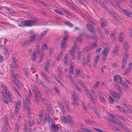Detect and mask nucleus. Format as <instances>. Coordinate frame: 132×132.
<instances>
[{"label": "nucleus", "instance_id": "nucleus-58", "mask_svg": "<svg viewBox=\"0 0 132 132\" xmlns=\"http://www.w3.org/2000/svg\"><path fill=\"white\" fill-rule=\"evenodd\" d=\"M70 52L71 54L72 55V57L73 59H75V55H74L75 52L73 50H70Z\"/></svg>", "mask_w": 132, "mask_h": 132}, {"label": "nucleus", "instance_id": "nucleus-10", "mask_svg": "<svg viewBox=\"0 0 132 132\" xmlns=\"http://www.w3.org/2000/svg\"><path fill=\"white\" fill-rule=\"evenodd\" d=\"M109 93L111 95L114 97V101H117L119 100L120 97L116 93L111 90L109 91Z\"/></svg>", "mask_w": 132, "mask_h": 132}, {"label": "nucleus", "instance_id": "nucleus-3", "mask_svg": "<svg viewBox=\"0 0 132 132\" xmlns=\"http://www.w3.org/2000/svg\"><path fill=\"white\" fill-rule=\"evenodd\" d=\"M32 92L35 95V98L36 101H38L40 99L42 100V98L40 97V92L38 88L36 86H34L32 89Z\"/></svg>", "mask_w": 132, "mask_h": 132}, {"label": "nucleus", "instance_id": "nucleus-38", "mask_svg": "<svg viewBox=\"0 0 132 132\" xmlns=\"http://www.w3.org/2000/svg\"><path fill=\"white\" fill-rule=\"evenodd\" d=\"M44 89L45 92L47 94H49L50 89L47 87H44L43 88Z\"/></svg>", "mask_w": 132, "mask_h": 132}, {"label": "nucleus", "instance_id": "nucleus-14", "mask_svg": "<svg viewBox=\"0 0 132 132\" xmlns=\"http://www.w3.org/2000/svg\"><path fill=\"white\" fill-rule=\"evenodd\" d=\"M97 92L99 97L100 101L104 103H105L106 102L105 100L102 95L100 92L98 91Z\"/></svg>", "mask_w": 132, "mask_h": 132}, {"label": "nucleus", "instance_id": "nucleus-6", "mask_svg": "<svg viewBox=\"0 0 132 132\" xmlns=\"http://www.w3.org/2000/svg\"><path fill=\"white\" fill-rule=\"evenodd\" d=\"M16 106L15 110V113L16 114H18L20 108L21 102L20 101H18L15 103Z\"/></svg>", "mask_w": 132, "mask_h": 132}, {"label": "nucleus", "instance_id": "nucleus-42", "mask_svg": "<svg viewBox=\"0 0 132 132\" xmlns=\"http://www.w3.org/2000/svg\"><path fill=\"white\" fill-rule=\"evenodd\" d=\"M3 100L4 103L6 104H8L9 103V101L7 98L4 95L3 96Z\"/></svg>", "mask_w": 132, "mask_h": 132}, {"label": "nucleus", "instance_id": "nucleus-56", "mask_svg": "<svg viewBox=\"0 0 132 132\" xmlns=\"http://www.w3.org/2000/svg\"><path fill=\"white\" fill-rule=\"evenodd\" d=\"M4 118H5V123L6 124V125L7 126L8 125H9L8 123V117L6 116H4Z\"/></svg>", "mask_w": 132, "mask_h": 132}, {"label": "nucleus", "instance_id": "nucleus-57", "mask_svg": "<svg viewBox=\"0 0 132 132\" xmlns=\"http://www.w3.org/2000/svg\"><path fill=\"white\" fill-rule=\"evenodd\" d=\"M131 69L130 68H128V67L126 70L124 72V75H127L130 72Z\"/></svg>", "mask_w": 132, "mask_h": 132}, {"label": "nucleus", "instance_id": "nucleus-47", "mask_svg": "<svg viewBox=\"0 0 132 132\" xmlns=\"http://www.w3.org/2000/svg\"><path fill=\"white\" fill-rule=\"evenodd\" d=\"M64 34L65 36L63 39L64 40L66 39L67 40L69 38V36L68 32H64Z\"/></svg>", "mask_w": 132, "mask_h": 132}, {"label": "nucleus", "instance_id": "nucleus-27", "mask_svg": "<svg viewBox=\"0 0 132 132\" xmlns=\"http://www.w3.org/2000/svg\"><path fill=\"white\" fill-rule=\"evenodd\" d=\"M113 0L114 2V3L116 4V5L117 6H118L119 8H120V9L122 10V12H124V10L123 9V8H122L123 7L121 6L120 5V4H119V2L117 0Z\"/></svg>", "mask_w": 132, "mask_h": 132}, {"label": "nucleus", "instance_id": "nucleus-20", "mask_svg": "<svg viewBox=\"0 0 132 132\" xmlns=\"http://www.w3.org/2000/svg\"><path fill=\"white\" fill-rule=\"evenodd\" d=\"M40 121H38V124H40L41 123V124L44 125L46 121L47 120V119L46 118V116H45V118H43V117H41L40 118Z\"/></svg>", "mask_w": 132, "mask_h": 132}, {"label": "nucleus", "instance_id": "nucleus-43", "mask_svg": "<svg viewBox=\"0 0 132 132\" xmlns=\"http://www.w3.org/2000/svg\"><path fill=\"white\" fill-rule=\"evenodd\" d=\"M44 78L45 80L47 81L48 83L49 84H51V81L50 80V79L48 76L46 75L43 77Z\"/></svg>", "mask_w": 132, "mask_h": 132}, {"label": "nucleus", "instance_id": "nucleus-9", "mask_svg": "<svg viewBox=\"0 0 132 132\" xmlns=\"http://www.w3.org/2000/svg\"><path fill=\"white\" fill-rule=\"evenodd\" d=\"M69 118H68L67 117L65 116H63L62 117V120L65 122L66 123H70V124H73V122L72 119L69 117Z\"/></svg>", "mask_w": 132, "mask_h": 132}, {"label": "nucleus", "instance_id": "nucleus-36", "mask_svg": "<svg viewBox=\"0 0 132 132\" xmlns=\"http://www.w3.org/2000/svg\"><path fill=\"white\" fill-rule=\"evenodd\" d=\"M124 14L130 17H132V12L131 13L130 11L127 10H124Z\"/></svg>", "mask_w": 132, "mask_h": 132}, {"label": "nucleus", "instance_id": "nucleus-13", "mask_svg": "<svg viewBox=\"0 0 132 132\" xmlns=\"http://www.w3.org/2000/svg\"><path fill=\"white\" fill-rule=\"evenodd\" d=\"M49 30L47 29L43 31L41 34H40L38 37L36 39V41L40 40L41 39L44 37L45 35L47 33L48 31Z\"/></svg>", "mask_w": 132, "mask_h": 132}, {"label": "nucleus", "instance_id": "nucleus-61", "mask_svg": "<svg viewBox=\"0 0 132 132\" xmlns=\"http://www.w3.org/2000/svg\"><path fill=\"white\" fill-rule=\"evenodd\" d=\"M13 67L14 66L12 65V64H11L10 65V70L11 71V73L12 74V75H13Z\"/></svg>", "mask_w": 132, "mask_h": 132}, {"label": "nucleus", "instance_id": "nucleus-5", "mask_svg": "<svg viewBox=\"0 0 132 132\" xmlns=\"http://www.w3.org/2000/svg\"><path fill=\"white\" fill-rule=\"evenodd\" d=\"M90 59V55L89 54H88L87 56L86 61H83V60H82V63L84 67H85V64L88 65L90 67H91V65L89 63Z\"/></svg>", "mask_w": 132, "mask_h": 132}, {"label": "nucleus", "instance_id": "nucleus-63", "mask_svg": "<svg viewBox=\"0 0 132 132\" xmlns=\"http://www.w3.org/2000/svg\"><path fill=\"white\" fill-rule=\"evenodd\" d=\"M82 106H83V110L86 111L87 110V108L86 107L85 102H82Z\"/></svg>", "mask_w": 132, "mask_h": 132}, {"label": "nucleus", "instance_id": "nucleus-49", "mask_svg": "<svg viewBox=\"0 0 132 132\" xmlns=\"http://www.w3.org/2000/svg\"><path fill=\"white\" fill-rule=\"evenodd\" d=\"M64 23L66 25L70 27H72L73 26V25L71 23L67 21H65L64 22Z\"/></svg>", "mask_w": 132, "mask_h": 132}, {"label": "nucleus", "instance_id": "nucleus-18", "mask_svg": "<svg viewBox=\"0 0 132 132\" xmlns=\"http://www.w3.org/2000/svg\"><path fill=\"white\" fill-rule=\"evenodd\" d=\"M115 86L120 94L123 95V91L121 87L118 85H116Z\"/></svg>", "mask_w": 132, "mask_h": 132}, {"label": "nucleus", "instance_id": "nucleus-25", "mask_svg": "<svg viewBox=\"0 0 132 132\" xmlns=\"http://www.w3.org/2000/svg\"><path fill=\"white\" fill-rule=\"evenodd\" d=\"M100 23L101 25L104 27L106 26L107 24L106 21L103 18H102L101 19Z\"/></svg>", "mask_w": 132, "mask_h": 132}, {"label": "nucleus", "instance_id": "nucleus-52", "mask_svg": "<svg viewBox=\"0 0 132 132\" xmlns=\"http://www.w3.org/2000/svg\"><path fill=\"white\" fill-rule=\"evenodd\" d=\"M30 36L35 35H36L35 33L34 30L32 29L30 30L29 32Z\"/></svg>", "mask_w": 132, "mask_h": 132}, {"label": "nucleus", "instance_id": "nucleus-21", "mask_svg": "<svg viewBox=\"0 0 132 132\" xmlns=\"http://www.w3.org/2000/svg\"><path fill=\"white\" fill-rule=\"evenodd\" d=\"M119 40L121 42H123L124 40V34L123 32H121L118 35Z\"/></svg>", "mask_w": 132, "mask_h": 132}, {"label": "nucleus", "instance_id": "nucleus-30", "mask_svg": "<svg viewBox=\"0 0 132 132\" xmlns=\"http://www.w3.org/2000/svg\"><path fill=\"white\" fill-rule=\"evenodd\" d=\"M88 105L89 107V108H91V109L94 111V112L96 114L97 116V117H99V115L98 114L97 111L96 110L95 108L93 107L92 106V107H90V105L89 103H88Z\"/></svg>", "mask_w": 132, "mask_h": 132}, {"label": "nucleus", "instance_id": "nucleus-8", "mask_svg": "<svg viewBox=\"0 0 132 132\" xmlns=\"http://www.w3.org/2000/svg\"><path fill=\"white\" fill-rule=\"evenodd\" d=\"M3 89V91L4 92L6 95L7 97L10 99L11 98V96H10V93L8 90L6 86L3 85H1Z\"/></svg>", "mask_w": 132, "mask_h": 132}, {"label": "nucleus", "instance_id": "nucleus-19", "mask_svg": "<svg viewBox=\"0 0 132 132\" xmlns=\"http://www.w3.org/2000/svg\"><path fill=\"white\" fill-rule=\"evenodd\" d=\"M115 86L120 94L123 95V91L121 87L118 85H116Z\"/></svg>", "mask_w": 132, "mask_h": 132}, {"label": "nucleus", "instance_id": "nucleus-62", "mask_svg": "<svg viewBox=\"0 0 132 132\" xmlns=\"http://www.w3.org/2000/svg\"><path fill=\"white\" fill-rule=\"evenodd\" d=\"M74 87L80 92H81L82 91L80 88L77 84Z\"/></svg>", "mask_w": 132, "mask_h": 132}, {"label": "nucleus", "instance_id": "nucleus-59", "mask_svg": "<svg viewBox=\"0 0 132 132\" xmlns=\"http://www.w3.org/2000/svg\"><path fill=\"white\" fill-rule=\"evenodd\" d=\"M100 86V82L98 81L96 82L94 86V87L95 88H98Z\"/></svg>", "mask_w": 132, "mask_h": 132}, {"label": "nucleus", "instance_id": "nucleus-50", "mask_svg": "<svg viewBox=\"0 0 132 132\" xmlns=\"http://www.w3.org/2000/svg\"><path fill=\"white\" fill-rule=\"evenodd\" d=\"M62 11L68 15H71V13L70 12L65 9H63Z\"/></svg>", "mask_w": 132, "mask_h": 132}, {"label": "nucleus", "instance_id": "nucleus-53", "mask_svg": "<svg viewBox=\"0 0 132 132\" xmlns=\"http://www.w3.org/2000/svg\"><path fill=\"white\" fill-rule=\"evenodd\" d=\"M114 34V33H112L110 35V38L113 40H115V38Z\"/></svg>", "mask_w": 132, "mask_h": 132}, {"label": "nucleus", "instance_id": "nucleus-35", "mask_svg": "<svg viewBox=\"0 0 132 132\" xmlns=\"http://www.w3.org/2000/svg\"><path fill=\"white\" fill-rule=\"evenodd\" d=\"M32 43L30 40L24 42L22 43V45L23 46L29 45L32 44Z\"/></svg>", "mask_w": 132, "mask_h": 132}, {"label": "nucleus", "instance_id": "nucleus-29", "mask_svg": "<svg viewBox=\"0 0 132 132\" xmlns=\"http://www.w3.org/2000/svg\"><path fill=\"white\" fill-rule=\"evenodd\" d=\"M82 36H83L82 35L80 34V35H79L77 38H76L75 43H74V44H76L75 42L77 40L79 43H80L82 40Z\"/></svg>", "mask_w": 132, "mask_h": 132}, {"label": "nucleus", "instance_id": "nucleus-44", "mask_svg": "<svg viewBox=\"0 0 132 132\" xmlns=\"http://www.w3.org/2000/svg\"><path fill=\"white\" fill-rule=\"evenodd\" d=\"M92 33H93V34H92V37L96 41H97L98 40V37L97 35L95 33V32H94Z\"/></svg>", "mask_w": 132, "mask_h": 132}, {"label": "nucleus", "instance_id": "nucleus-37", "mask_svg": "<svg viewBox=\"0 0 132 132\" xmlns=\"http://www.w3.org/2000/svg\"><path fill=\"white\" fill-rule=\"evenodd\" d=\"M97 45L96 43L95 42L93 44H92L89 47V49L88 50H91L92 49L95 48L97 47Z\"/></svg>", "mask_w": 132, "mask_h": 132}, {"label": "nucleus", "instance_id": "nucleus-64", "mask_svg": "<svg viewBox=\"0 0 132 132\" xmlns=\"http://www.w3.org/2000/svg\"><path fill=\"white\" fill-rule=\"evenodd\" d=\"M79 82L83 88H85V86L84 85V83L82 81L80 80L79 81Z\"/></svg>", "mask_w": 132, "mask_h": 132}, {"label": "nucleus", "instance_id": "nucleus-7", "mask_svg": "<svg viewBox=\"0 0 132 132\" xmlns=\"http://www.w3.org/2000/svg\"><path fill=\"white\" fill-rule=\"evenodd\" d=\"M114 81L116 83L120 84H121L122 79L121 77L119 75H115L113 77Z\"/></svg>", "mask_w": 132, "mask_h": 132}, {"label": "nucleus", "instance_id": "nucleus-55", "mask_svg": "<svg viewBox=\"0 0 132 132\" xmlns=\"http://www.w3.org/2000/svg\"><path fill=\"white\" fill-rule=\"evenodd\" d=\"M109 101L111 103H113L114 102V100L113 97L111 96H109Z\"/></svg>", "mask_w": 132, "mask_h": 132}, {"label": "nucleus", "instance_id": "nucleus-11", "mask_svg": "<svg viewBox=\"0 0 132 132\" xmlns=\"http://www.w3.org/2000/svg\"><path fill=\"white\" fill-rule=\"evenodd\" d=\"M111 14L112 15L114 19L116 20L118 22H121L122 20L118 16V15L115 13L113 11V12H112V14Z\"/></svg>", "mask_w": 132, "mask_h": 132}, {"label": "nucleus", "instance_id": "nucleus-28", "mask_svg": "<svg viewBox=\"0 0 132 132\" xmlns=\"http://www.w3.org/2000/svg\"><path fill=\"white\" fill-rule=\"evenodd\" d=\"M20 122H16L15 125V130L16 131H18L20 129Z\"/></svg>", "mask_w": 132, "mask_h": 132}, {"label": "nucleus", "instance_id": "nucleus-45", "mask_svg": "<svg viewBox=\"0 0 132 132\" xmlns=\"http://www.w3.org/2000/svg\"><path fill=\"white\" fill-rule=\"evenodd\" d=\"M28 124L31 126L34 124V122L31 118H29Z\"/></svg>", "mask_w": 132, "mask_h": 132}, {"label": "nucleus", "instance_id": "nucleus-60", "mask_svg": "<svg viewBox=\"0 0 132 132\" xmlns=\"http://www.w3.org/2000/svg\"><path fill=\"white\" fill-rule=\"evenodd\" d=\"M53 89L54 90L55 92L56 93L58 94H59V91L56 87L55 86L54 88Z\"/></svg>", "mask_w": 132, "mask_h": 132}, {"label": "nucleus", "instance_id": "nucleus-23", "mask_svg": "<svg viewBox=\"0 0 132 132\" xmlns=\"http://www.w3.org/2000/svg\"><path fill=\"white\" fill-rule=\"evenodd\" d=\"M119 50V47L118 46H116L114 48L113 52H112V55L114 56L117 53Z\"/></svg>", "mask_w": 132, "mask_h": 132}, {"label": "nucleus", "instance_id": "nucleus-12", "mask_svg": "<svg viewBox=\"0 0 132 132\" xmlns=\"http://www.w3.org/2000/svg\"><path fill=\"white\" fill-rule=\"evenodd\" d=\"M49 112L48 111L46 112L45 113L46 118L47 119V120L48 121V122L52 123H54V121L52 118H50L49 117Z\"/></svg>", "mask_w": 132, "mask_h": 132}, {"label": "nucleus", "instance_id": "nucleus-26", "mask_svg": "<svg viewBox=\"0 0 132 132\" xmlns=\"http://www.w3.org/2000/svg\"><path fill=\"white\" fill-rule=\"evenodd\" d=\"M87 27L91 32H94V28L92 25L88 24H87Z\"/></svg>", "mask_w": 132, "mask_h": 132}, {"label": "nucleus", "instance_id": "nucleus-22", "mask_svg": "<svg viewBox=\"0 0 132 132\" xmlns=\"http://www.w3.org/2000/svg\"><path fill=\"white\" fill-rule=\"evenodd\" d=\"M12 65L14 66V67H16L18 66L17 62L16 61V59L13 56L12 57Z\"/></svg>", "mask_w": 132, "mask_h": 132}, {"label": "nucleus", "instance_id": "nucleus-2", "mask_svg": "<svg viewBox=\"0 0 132 132\" xmlns=\"http://www.w3.org/2000/svg\"><path fill=\"white\" fill-rule=\"evenodd\" d=\"M37 22L32 20H26L24 21H22L20 24H18V25L20 27L24 26L31 27L34 25H37Z\"/></svg>", "mask_w": 132, "mask_h": 132}, {"label": "nucleus", "instance_id": "nucleus-15", "mask_svg": "<svg viewBox=\"0 0 132 132\" xmlns=\"http://www.w3.org/2000/svg\"><path fill=\"white\" fill-rule=\"evenodd\" d=\"M110 50L109 47H107L105 48L103 50L102 53V54H103V56L107 57L108 53Z\"/></svg>", "mask_w": 132, "mask_h": 132}, {"label": "nucleus", "instance_id": "nucleus-17", "mask_svg": "<svg viewBox=\"0 0 132 132\" xmlns=\"http://www.w3.org/2000/svg\"><path fill=\"white\" fill-rule=\"evenodd\" d=\"M115 86L120 94L123 95V91L121 87L118 85H116Z\"/></svg>", "mask_w": 132, "mask_h": 132}, {"label": "nucleus", "instance_id": "nucleus-33", "mask_svg": "<svg viewBox=\"0 0 132 132\" xmlns=\"http://www.w3.org/2000/svg\"><path fill=\"white\" fill-rule=\"evenodd\" d=\"M37 36V35H35L30 36V39L29 40L31 42L33 43L35 40Z\"/></svg>", "mask_w": 132, "mask_h": 132}, {"label": "nucleus", "instance_id": "nucleus-51", "mask_svg": "<svg viewBox=\"0 0 132 132\" xmlns=\"http://www.w3.org/2000/svg\"><path fill=\"white\" fill-rule=\"evenodd\" d=\"M105 2H106L107 3H109L112 6H114V5L112 2L111 0H107Z\"/></svg>", "mask_w": 132, "mask_h": 132}, {"label": "nucleus", "instance_id": "nucleus-32", "mask_svg": "<svg viewBox=\"0 0 132 132\" xmlns=\"http://www.w3.org/2000/svg\"><path fill=\"white\" fill-rule=\"evenodd\" d=\"M67 40L63 39L62 40L61 44V47L62 48H64L67 46L66 45V42Z\"/></svg>", "mask_w": 132, "mask_h": 132}, {"label": "nucleus", "instance_id": "nucleus-46", "mask_svg": "<svg viewBox=\"0 0 132 132\" xmlns=\"http://www.w3.org/2000/svg\"><path fill=\"white\" fill-rule=\"evenodd\" d=\"M79 102V101L78 100V98H73V105L78 104Z\"/></svg>", "mask_w": 132, "mask_h": 132}, {"label": "nucleus", "instance_id": "nucleus-34", "mask_svg": "<svg viewBox=\"0 0 132 132\" xmlns=\"http://www.w3.org/2000/svg\"><path fill=\"white\" fill-rule=\"evenodd\" d=\"M85 121L87 123L91 125H95L96 123L93 121H91L88 119H85Z\"/></svg>", "mask_w": 132, "mask_h": 132}, {"label": "nucleus", "instance_id": "nucleus-41", "mask_svg": "<svg viewBox=\"0 0 132 132\" xmlns=\"http://www.w3.org/2000/svg\"><path fill=\"white\" fill-rule=\"evenodd\" d=\"M79 131H83V132H91L92 131L90 130L85 128L82 129L80 128L79 129Z\"/></svg>", "mask_w": 132, "mask_h": 132}, {"label": "nucleus", "instance_id": "nucleus-48", "mask_svg": "<svg viewBox=\"0 0 132 132\" xmlns=\"http://www.w3.org/2000/svg\"><path fill=\"white\" fill-rule=\"evenodd\" d=\"M62 52H61L59 55L55 57V58L57 61H59L60 60V57L62 56Z\"/></svg>", "mask_w": 132, "mask_h": 132}, {"label": "nucleus", "instance_id": "nucleus-1", "mask_svg": "<svg viewBox=\"0 0 132 132\" xmlns=\"http://www.w3.org/2000/svg\"><path fill=\"white\" fill-rule=\"evenodd\" d=\"M26 91L28 95V96H27L26 99L24 100L23 102L24 108L25 109H27V114L28 115H29L31 114V107L29 105H27V104H29L30 103V99L31 94L30 93V92L29 89H28Z\"/></svg>", "mask_w": 132, "mask_h": 132}, {"label": "nucleus", "instance_id": "nucleus-16", "mask_svg": "<svg viewBox=\"0 0 132 132\" xmlns=\"http://www.w3.org/2000/svg\"><path fill=\"white\" fill-rule=\"evenodd\" d=\"M50 60H48L46 62V64L44 67V68L45 71L47 72H49L48 68H49L50 65Z\"/></svg>", "mask_w": 132, "mask_h": 132}, {"label": "nucleus", "instance_id": "nucleus-39", "mask_svg": "<svg viewBox=\"0 0 132 132\" xmlns=\"http://www.w3.org/2000/svg\"><path fill=\"white\" fill-rule=\"evenodd\" d=\"M36 53L34 51L31 57V58L32 60L35 61L36 60L37 57V56H36Z\"/></svg>", "mask_w": 132, "mask_h": 132}, {"label": "nucleus", "instance_id": "nucleus-24", "mask_svg": "<svg viewBox=\"0 0 132 132\" xmlns=\"http://www.w3.org/2000/svg\"><path fill=\"white\" fill-rule=\"evenodd\" d=\"M51 129V130H54V131H56L58 130V127L57 125H55L54 123L52 125Z\"/></svg>", "mask_w": 132, "mask_h": 132}, {"label": "nucleus", "instance_id": "nucleus-40", "mask_svg": "<svg viewBox=\"0 0 132 132\" xmlns=\"http://www.w3.org/2000/svg\"><path fill=\"white\" fill-rule=\"evenodd\" d=\"M129 57V55L127 53H126L125 54L124 53V64L126 65L127 63V60H125V59H128Z\"/></svg>", "mask_w": 132, "mask_h": 132}, {"label": "nucleus", "instance_id": "nucleus-31", "mask_svg": "<svg viewBox=\"0 0 132 132\" xmlns=\"http://www.w3.org/2000/svg\"><path fill=\"white\" fill-rule=\"evenodd\" d=\"M129 46L127 42H125L124 44V50L125 52H127L129 50Z\"/></svg>", "mask_w": 132, "mask_h": 132}, {"label": "nucleus", "instance_id": "nucleus-54", "mask_svg": "<svg viewBox=\"0 0 132 132\" xmlns=\"http://www.w3.org/2000/svg\"><path fill=\"white\" fill-rule=\"evenodd\" d=\"M49 111L47 110L46 111H48L49 112V115L50 113H51V114L53 115L54 114V110L52 108H50L49 109Z\"/></svg>", "mask_w": 132, "mask_h": 132}, {"label": "nucleus", "instance_id": "nucleus-4", "mask_svg": "<svg viewBox=\"0 0 132 132\" xmlns=\"http://www.w3.org/2000/svg\"><path fill=\"white\" fill-rule=\"evenodd\" d=\"M14 79L13 81V83L14 85L17 87H19L18 84L20 83V82L18 80V78H19V75L17 74H13L12 75Z\"/></svg>", "mask_w": 132, "mask_h": 132}]
</instances>
